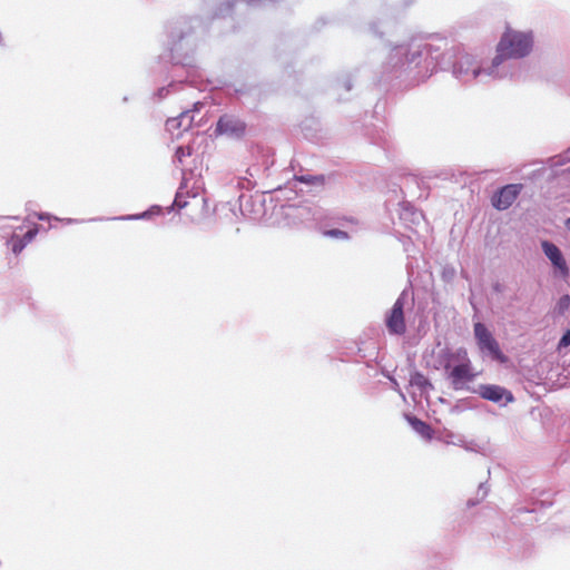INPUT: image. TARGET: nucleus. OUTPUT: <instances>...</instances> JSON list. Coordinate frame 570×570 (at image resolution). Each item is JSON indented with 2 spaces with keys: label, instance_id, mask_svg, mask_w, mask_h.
I'll use <instances>...</instances> for the list:
<instances>
[{
  "label": "nucleus",
  "instance_id": "1",
  "mask_svg": "<svg viewBox=\"0 0 570 570\" xmlns=\"http://www.w3.org/2000/svg\"><path fill=\"white\" fill-rule=\"evenodd\" d=\"M446 57L450 60L452 56L449 52H441L440 47L422 40H412L410 43L392 48L385 68L396 77L403 72H411L414 79L424 80L439 68H445Z\"/></svg>",
  "mask_w": 570,
  "mask_h": 570
},
{
  "label": "nucleus",
  "instance_id": "2",
  "mask_svg": "<svg viewBox=\"0 0 570 570\" xmlns=\"http://www.w3.org/2000/svg\"><path fill=\"white\" fill-rule=\"evenodd\" d=\"M187 21L181 20L169 27V51L173 62L171 82L167 87L157 90L159 99L165 98L178 83L189 82L195 85L200 73L195 65L191 53L195 51L194 38L190 36V28L186 27Z\"/></svg>",
  "mask_w": 570,
  "mask_h": 570
},
{
  "label": "nucleus",
  "instance_id": "3",
  "mask_svg": "<svg viewBox=\"0 0 570 570\" xmlns=\"http://www.w3.org/2000/svg\"><path fill=\"white\" fill-rule=\"evenodd\" d=\"M533 47L531 32H521L508 29L497 46V55L493 58L494 67L502 73V78L520 79V63L513 61L530 53Z\"/></svg>",
  "mask_w": 570,
  "mask_h": 570
},
{
  "label": "nucleus",
  "instance_id": "4",
  "mask_svg": "<svg viewBox=\"0 0 570 570\" xmlns=\"http://www.w3.org/2000/svg\"><path fill=\"white\" fill-rule=\"evenodd\" d=\"M453 76L462 83L478 81L488 83L492 80H501L502 73L494 67L493 59L491 63H484L470 53H462L456 57L452 66Z\"/></svg>",
  "mask_w": 570,
  "mask_h": 570
},
{
  "label": "nucleus",
  "instance_id": "5",
  "mask_svg": "<svg viewBox=\"0 0 570 570\" xmlns=\"http://www.w3.org/2000/svg\"><path fill=\"white\" fill-rule=\"evenodd\" d=\"M473 332L478 347L483 356H489L501 363L505 362L507 357L502 353L498 341L483 323H475Z\"/></svg>",
  "mask_w": 570,
  "mask_h": 570
},
{
  "label": "nucleus",
  "instance_id": "6",
  "mask_svg": "<svg viewBox=\"0 0 570 570\" xmlns=\"http://www.w3.org/2000/svg\"><path fill=\"white\" fill-rule=\"evenodd\" d=\"M541 249L551 263L553 276L560 279H567L570 276V268L561 249L550 240H542Z\"/></svg>",
  "mask_w": 570,
  "mask_h": 570
},
{
  "label": "nucleus",
  "instance_id": "7",
  "mask_svg": "<svg viewBox=\"0 0 570 570\" xmlns=\"http://www.w3.org/2000/svg\"><path fill=\"white\" fill-rule=\"evenodd\" d=\"M406 299L405 291L401 293L391 311L386 315L385 324L390 334L403 335L406 332V325L404 320V304Z\"/></svg>",
  "mask_w": 570,
  "mask_h": 570
},
{
  "label": "nucleus",
  "instance_id": "8",
  "mask_svg": "<svg viewBox=\"0 0 570 570\" xmlns=\"http://www.w3.org/2000/svg\"><path fill=\"white\" fill-rule=\"evenodd\" d=\"M215 131L232 138H240L246 132V124L235 115L225 114L219 117Z\"/></svg>",
  "mask_w": 570,
  "mask_h": 570
},
{
  "label": "nucleus",
  "instance_id": "9",
  "mask_svg": "<svg viewBox=\"0 0 570 570\" xmlns=\"http://www.w3.org/2000/svg\"><path fill=\"white\" fill-rule=\"evenodd\" d=\"M445 373L454 390L463 389L466 383L475 379L472 363H459L454 366L450 365V370L445 371Z\"/></svg>",
  "mask_w": 570,
  "mask_h": 570
},
{
  "label": "nucleus",
  "instance_id": "10",
  "mask_svg": "<svg viewBox=\"0 0 570 570\" xmlns=\"http://www.w3.org/2000/svg\"><path fill=\"white\" fill-rule=\"evenodd\" d=\"M522 184H509L500 188L492 197V205L499 210L508 209L521 193Z\"/></svg>",
  "mask_w": 570,
  "mask_h": 570
},
{
  "label": "nucleus",
  "instance_id": "11",
  "mask_svg": "<svg viewBox=\"0 0 570 570\" xmlns=\"http://www.w3.org/2000/svg\"><path fill=\"white\" fill-rule=\"evenodd\" d=\"M479 393L484 400L494 403H500L504 399L507 404L514 400L512 393L500 385L482 384L479 386Z\"/></svg>",
  "mask_w": 570,
  "mask_h": 570
},
{
  "label": "nucleus",
  "instance_id": "12",
  "mask_svg": "<svg viewBox=\"0 0 570 570\" xmlns=\"http://www.w3.org/2000/svg\"><path fill=\"white\" fill-rule=\"evenodd\" d=\"M275 0H227L220 3L215 16L225 17L226 13L232 12L234 9H240V7H265L269 2Z\"/></svg>",
  "mask_w": 570,
  "mask_h": 570
},
{
  "label": "nucleus",
  "instance_id": "13",
  "mask_svg": "<svg viewBox=\"0 0 570 570\" xmlns=\"http://www.w3.org/2000/svg\"><path fill=\"white\" fill-rule=\"evenodd\" d=\"M442 356L444 358L443 367L445 371L450 370V365L453 361H458L459 363H471L468 352L463 347L458 348L455 352L446 350L443 352Z\"/></svg>",
  "mask_w": 570,
  "mask_h": 570
},
{
  "label": "nucleus",
  "instance_id": "14",
  "mask_svg": "<svg viewBox=\"0 0 570 570\" xmlns=\"http://www.w3.org/2000/svg\"><path fill=\"white\" fill-rule=\"evenodd\" d=\"M406 419L415 432H417L420 435L428 440L432 439L433 430L428 423L423 422L416 416H406Z\"/></svg>",
  "mask_w": 570,
  "mask_h": 570
},
{
  "label": "nucleus",
  "instance_id": "15",
  "mask_svg": "<svg viewBox=\"0 0 570 570\" xmlns=\"http://www.w3.org/2000/svg\"><path fill=\"white\" fill-rule=\"evenodd\" d=\"M410 384L412 386H416L422 392L433 389V386H432L431 382L428 380V377L423 373L417 372V371H415L414 373L411 374Z\"/></svg>",
  "mask_w": 570,
  "mask_h": 570
},
{
  "label": "nucleus",
  "instance_id": "16",
  "mask_svg": "<svg viewBox=\"0 0 570 570\" xmlns=\"http://www.w3.org/2000/svg\"><path fill=\"white\" fill-rule=\"evenodd\" d=\"M289 209H293L296 212L295 216L301 218L302 222L308 223L311 220H316L315 214H313V217H309V214L312 212V207L308 205H298V206H289Z\"/></svg>",
  "mask_w": 570,
  "mask_h": 570
},
{
  "label": "nucleus",
  "instance_id": "17",
  "mask_svg": "<svg viewBox=\"0 0 570 570\" xmlns=\"http://www.w3.org/2000/svg\"><path fill=\"white\" fill-rule=\"evenodd\" d=\"M189 116V110L183 111L178 117L169 118L166 121V128L168 131H174L175 129L183 128V119H186Z\"/></svg>",
  "mask_w": 570,
  "mask_h": 570
},
{
  "label": "nucleus",
  "instance_id": "18",
  "mask_svg": "<svg viewBox=\"0 0 570 570\" xmlns=\"http://www.w3.org/2000/svg\"><path fill=\"white\" fill-rule=\"evenodd\" d=\"M455 275H456V271L453 266H451V265L443 266L441 277L444 282H446V283L453 282V279L455 278Z\"/></svg>",
  "mask_w": 570,
  "mask_h": 570
},
{
  "label": "nucleus",
  "instance_id": "19",
  "mask_svg": "<svg viewBox=\"0 0 570 570\" xmlns=\"http://www.w3.org/2000/svg\"><path fill=\"white\" fill-rule=\"evenodd\" d=\"M10 242H11V245H12V252L14 254H19L20 252H22V249L27 245V242H24L21 238L16 237V236H12Z\"/></svg>",
  "mask_w": 570,
  "mask_h": 570
},
{
  "label": "nucleus",
  "instance_id": "20",
  "mask_svg": "<svg viewBox=\"0 0 570 570\" xmlns=\"http://www.w3.org/2000/svg\"><path fill=\"white\" fill-rule=\"evenodd\" d=\"M551 161H552L553 167L566 165L567 163H570V148L566 151L564 155L554 157L551 159Z\"/></svg>",
  "mask_w": 570,
  "mask_h": 570
},
{
  "label": "nucleus",
  "instance_id": "21",
  "mask_svg": "<svg viewBox=\"0 0 570 570\" xmlns=\"http://www.w3.org/2000/svg\"><path fill=\"white\" fill-rule=\"evenodd\" d=\"M181 189L183 188L180 187L179 190L176 193L175 200L173 204L178 209H181L187 206V200L184 198Z\"/></svg>",
  "mask_w": 570,
  "mask_h": 570
},
{
  "label": "nucleus",
  "instance_id": "22",
  "mask_svg": "<svg viewBox=\"0 0 570 570\" xmlns=\"http://www.w3.org/2000/svg\"><path fill=\"white\" fill-rule=\"evenodd\" d=\"M190 155L189 148H185L183 146L178 147L175 153V159L179 164L183 163V158Z\"/></svg>",
  "mask_w": 570,
  "mask_h": 570
},
{
  "label": "nucleus",
  "instance_id": "23",
  "mask_svg": "<svg viewBox=\"0 0 570 570\" xmlns=\"http://www.w3.org/2000/svg\"><path fill=\"white\" fill-rule=\"evenodd\" d=\"M326 236L334 237V238H346L347 233L341 229H328L324 233Z\"/></svg>",
  "mask_w": 570,
  "mask_h": 570
},
{
  "label": "nucleus",
  "instance_id": "24",
  "mask_svg": "<svg viewBox=\"0 0 570 570\" xmlns=\"http://www.w3.org/2000/svg\"><path fill=\"white\" fill-rule=\"evenodd\" d=\"M569 306H570V296L563 295L562 297H560V299L558 302L559 309L562 312V311L567 309Z\"/></svg>",
  "mask_w": 570,
  "mask_h": 570
},
{
  "label": "nucleus",
  "instance_id": "25",
  "mask_svg": "<svg viewBox=\"0 0 570 570\" xmlns=\"http://www.w3.org/2000/svg\"><path fill=\"white\" fill-rule=\"evenodd\" d=\"M570 345V330H568L559 341V348L567 347Z\"/></svg>",
  "mask_w": 570,
  "mask_h": 570
},
{
  "label": "nucleus",
  "instance_id": "26",
  "mask_svg": "<svg viewBox=\"0 0 570 570\" xmlns=\"http://www.w3.org/2000/svg\"><path fill=\"white\" fill-rule=\"evenodd\" d=\"M296 179L298 181H302V183H307V184H313L314 181L316 180H321L322 178L321 177H317V176H299V177H296Z\"/></svg>",
  "mask_w": 570,
  "mask_h": 570
},
{
  "label": "nucleus",
  "instance_id": "27",
  "mask_svg": "<svg viewBox=\"0 0 570 570\" xmlns=\"http://www.w3.org/2000/svg\"><path fill=\"white\" fill-rule=\"evenodd\" d=\"M38 233V229L37 228H32V229H29L21 239H23L24 242L30 243L35 236L37 235Z\"/></svg>",
  "mask_w": 570,
  "mask_h": 570
},
{
  "label": "nucleus",
  "instance_id": "28",
  "mask_svg": "<svg viewBox=\"0 0 570 570\" xmlns=\"http://www.w3.org/2000/svg\"><path fill=\"white\" fill-rule=\"evenodd\" d=\"M456 444L460 446H463L468 451H476V448H475L476 445L473 442L468 443L463 440H459V442Z\"/></svg>",
  "mask_w": 570,
  "mask_h": 570
},
{
  "label": "nucleus",
  "instance_id": "29",
  "mask_svg": "<svg viewBox=\"0 0 570 570\" xmlns=\"http://www.w3.org/2000/svg\"><path fill=\"white\" fill-rule=\"evenodd\" d=\"M149 216H150V212H145V213L139 214V215L128 216L127 218L128 219H145V218H148Z\"/></svg>",
  "mask_w": 570,
  "mask_h": 570
},
{
  "label": "nucleus",
  "instance_id": "30",
  "mask_svg": "<svg viewBox=\"0 0 570 570\" xmlns=\"http://www.w3.org/2000/svg\"><path fill=\"white\" fill-rule=\"evenodd\" d=\"M488 491H489V490H488V488L485 487V484H484V483H481V484L479 485L478 493H481V494H482V495H481V499H484V498L487 497Z\"/></svg>",
  "mask_w": 570,
  "mask_h": 570
},
{
  "label": "nucleus",
  "instance_id": "31",
  "mask_svg": "<svg viewBox=\"0 0 570 570\" xmlns=\"http://www.w3.org/2000/svg\"><path fill=\"white\" fill-rule=\"evenodd\" d=\"M193 117L189 115L186 119H183V128L184 130L188 129L191 125Z\"/></svg>",
  "mask_w": 570,
  "mask_h": 570
},
{
  "label": "nucleus",
  "instance_id": "32",
  "mask_svg": "<svg viewBox=\"0 0 570 570\" xmlns=\"http://www.w3.org/2000/svg\"><path fill=\"white\" fill-rule=\"evenodd\" d=\"M344 88L346 91H350L352 89V82L350 80H346L344 82Z\"/></svg>",
  "mask_w": 570,
  "mask_h": 570
},
{
  "label": "nucleus",
  "instance_id": "33",
  "mask_svg": "<svg viewBox=\"0 0 570 570\" xmlns=\"http://www.w3.org/2000/svg\"><path fill=\"white\" fill-rule=\"evenodd\" d=\"M564 226H566L567 229L570 230V217L566 219Z\"/></svg>",
  "mask_w": 570,
  "mask_h": 570
},
{
  "label": "nucleus",
  "instance_id": "34",
  "mask_svg": "<svg viewBox=\"0 0 570 570\" xmlns=\"http://www.w3.org/2000/svg\"><path fill=\"white\" fill-rule=\"evenodd\" d=\"M392 383H393V386L394 389L396 390L399 387V384L397 382L394 380V379H391Z\"/></svg>",
  "mask_w": 570,
  "mask_h": 570
},
{
  "label": "nucleus",
  "instance_id": "35",
  "mask_svg": "<svg viewBox=\"0 0 570 570\" xmlns=\"http://www.w3.org/2000/svg\"><path fill=\"white\" fill-rule=\"evenodd\" d=\"M475 504H476V502H474V501H472V500H469V501H468V505H469V507H473V505H475Z\"/></svg>",
  "mask_w": 570,
  "mask_h": 570
},
{
  "label": "nucleus",
  "instance_id": "36",
  "mask_svg": "<svg viewBox=\"0 0 570 570\" xmlns=\"http://www.w3.org/2000/svg\"><path fill=\"white\" fill-rule=\"evenodd\" d=\"M413 215H414L416 218L422 217V214H421V213H413Z\"/></svg>",
  "mask_w": 570,
  "mask_h": 570
},
{
  "label": "nucleus",
  "instance_id": "37",
  "mask_svg": "<svg viewBox=\"0 0 570 570\" xmlns=\"http://www.w3.org/2000/svg\"><path fill=\"white\" fill-rule=\"evenodd\" d=\"M153 209H156L158 213L160 212V207L157 206L153 207Z\"/></svg>",
  "mask_w": 570,
  "mask_h": 570
},
{
  "label": "nucleus",
  "instance_id": "38",
  "mask_svg": "<svg viewBox=\"0 0 570 570\" xmlns=\"http://www.w3.org/2000/svg\"><path fill=\"white\" fill-rule=\"evenodd\" d=\"M38 217H39V219H45V215L43 214H40Z\"/></svg>",
  "mask_w": 570,
  "mask_h": 570
},
{
  "label": "nucleus",
  "instance_id": "39",
  "mask_svg": "<svg viewBox=\"0 0 570 570\" xmlns=\"http://www.w3.org/2000/svg\"><path fill=\"white\" fill-rule=\"evenodd\" d=\"M564 171H569V173H570V166H569V167H567V168L564 169Z\"/></svg>",
  "mask_w": 570,
  "mask_h": 570
}]
</instances>
